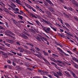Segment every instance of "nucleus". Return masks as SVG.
Returning <instances> with one entry per match:
<instances>
[{
  "instance_id": "obj_25",
  "label": "nucleus",
  "mask_w": 78,
  "mask_h": 78,
  "mask_svg": "<svg viewBox=\"0 0 78 78\" xmlns=\"http://www.w3.org/2000/svg\"><path fill=\"white\" fill-rule=\"evenodd\" d=\"M20 50L22 51H25V52H27V51L26 50L23 49V48H22Z\"/></svg>"
},
{
  "instance_id": "obj_64",
  "label": "nucleus",
  "mask_w": 78,
  "mask_h": 78,
  "mask_svg": "<svg viewBox=\"0 0 78 78\" xmlns=\"http://www.w3.org/2000/svg\"><path fill=\"white\" fill-rule=\"evenodd\" d=\"M15 75V77L16 78H19V77H18V76H16V75Z\"/></svg>"
},
{
  "instance_id": "obj_7",
  "label": "nucleus",
  "mask_w": 78,
  "mask_h": 78,
  "mask_svg": "<svg viewBox=\"0 0 78 78\" xmlns=\"http://www.w3.org/2000/svg\"><path fill=\"white\" fill-rule=\"evenodd\" d=\"M22 36L23 38H24L25 39H28V37L26 36V35L25 34H23Z\"/></svg>"
},
{
  "instance_id": "obj_56",
  "label": "nucleus",
  "mask_w": 78,
  "mask_h": 78,
  "mask_svg": "<svg viewBox=\"0 0 78 78\" xmlns=\"http://www.w3.org/2000/svg\"><path fill=\"white\" fill-rule=\"evenodd\" d=\"M41 38H43V39H44V40H47V39L45 38L42 37L41 36Z\"/></svg>"
},
{
  "instance_id": "obj_5",
  "label": "nucleus",
  "mask_w": 78,
  "mask_h": 78,
  "mask_svg": "<svg viewBox=\"0 0 78 78\" xmlns=\"http://www.w3.org/2000/svg\"><path fill=\"white\" fill-rule=\"evenodd\" d=\"M46 2H47L48 3L50 4L51 6H54V5L53 3L50 1V0H45Z\"/></svg>"
},
{
  "instance_id": "obj_47",
  "label": "nucleus",
  "mask_w": 78,
  "mask_h": 78,
  "mask_svg": "<svg viewBox=\"0 0 78 78\" xmlns=\"http://www.w3.org/2000/svg\"><path fill=\"white\" fill-rule=\"evenodd\" d=\"M28 23H29L30 24V25H34V24H33L31 23L29 21H28L27 22Z\"/></svg>"
},
{
  "instance_id": "obj_35",
  "label": "nucleus",
  "mask_w": 78,
  "mask_h": 78,
  "mask_svg": "<svg viewBox=\"0 0 78 78\" xmlns=\"http://www.w3.org/2000/svg\"><path fill=\"white\" fill-rule=\"evenodd\" d=\"M43 34L44 36H45V37H47V38H49V37L47 36V35L46 34H45L43 33Z\"/></svg>"
},
{
  "instance_id": "obj_54",
  "label": "nucleus",
  "mask_w": 78,
  "mask_h": 78,
  "mask_svg": "<svg viewBox=\"0 0 78 78\" xmlns=\"http://www.w3.org/2000/svg\"><path fill=\"white\" fill-rule=\"evenodd\" d=\"M6 31H7V33H10V34L11 32V31L9 30H6Z\"/></svg>"
},
{
  "instance_id": "obj_8",
  "label": "nucleus",
  "mask_w": 78,
  "mask_h": 78,
  "mask_svg": "<svg viewBox=\"0 0 78 78\" xmlns=\"http://www.w3.org/2000/svg\"><path fill=\"white\" fill-rule=\"evenodd\" d=\"M8 41L9 43L11 44H14V41L12 40H8Z\"/></svg>"
},
{
  "instance_id": "obj_58",
  "label": "nucleus",
  "mask_w": 78,
  "mask_h": 78,
  "mask_svg": "<svg viewBox=\"0 0 78 78\" xmlns=\"http://www.w3.org/2000/svg\"><path fill=\"white\" fill-rule=\"evenodd\" d=\"M50 60H51V61H54V58H50Z\"/></svg>"
},
{
  "instance_id": "obj_1",
  "label": "nucleus",
  "mask_w": 78,
  "mask_h": 78,
  "mask_svg": "<svg viewBox=\"0 0 78 78\" xmlns=\"http://www.w3.org/2000/svg\"><path fill=\"white\" fill-rule=\"evenodd\" d=\"M43 29L44 31H45L46 33H48V34L50 33V30H51V29L49 27L47 28L46 27H44L43 28Z\"/></svg>"
},
{
  "instance_id": "obj_40",
  "label": "nucleus",
  "mask_w": 78,
  "mask_h": 78,
  "mask_svg": "<svg viewBox=\"0 0 78 78\" xmlns=\"http://www.w3.org/2000/svg\"><path fill=\"white\" fill-rule=\"evenodd\" d=\"M73 76V77H74V78H76L77 76H76V75H75V74H73V75H72Z\"/></svg>"
},
{
  "instance_id": "obj_22",
  "label": "nucleus",
  "mask_w": 78,
  "mask_h": 78,
  "mask_svg": "<svg viewBox=\"0 0 78 78\" xmlns=\"http://www.w3.org/2000/svg\"><path fill=\"white\" fill-rule=\"evenodd\" d=\"M26 6H27V7H28L29 8H30H30H31V6L30 5L27 4H26Z\"/></svg>"
},
{
  "instance_id": "obj_34",
  "label": "nucleus",
  "mask_w": 78,
  "mask_h": 78,
  "mask_svg": "<svg viewBox=\"0 0 78 78\" xmlns=\"http://www.w3.org/2000/svg\"><path fill=\"white\" fill-rule=\"evenodd\" d=\"M47 13L49 16H51V13L50 12L48 11V12H47Z\"/></svg>"
},
{
  "instance_id": "obj_59",
  "label": "nucleus",
  "mask_w": 78,
  "mask_h": 78,
  "mask_svg": "<svg viewBox=\"0 0 78 78\" xmlns=\"http://www.w3.org/2000/svg\"><path fill=\"white\" fill-rule=\"evenodd\" d=\"M24 48H27V49L28 48V46H27V45H24Z\"/></svg>"
},
{
  "instance_id": "obj_51",
  "label": "nucleus",
  "mask_w": 78,
  "mask_h": 78,
  "mask_svg": "<svg viewBox=\"0 0 78 78\" xmlns=\"http://www.w3.org/2000/svg\"><path fill=\"white\" fill-rule=\"evenodd\" d=\"M38 72L39 73H41V72H42V70L41 69H39L38 70Z\"/></svg>"
},
{
  "instance_id": "obj_42",
  "label": "nucleus",
  "mask_w": 78,
  "mask_h": 78,
  "mask_svg": "<svg viewBox=\"0 0 78 78\" xmlns=\"http://www.w3.org/2000/svg\"><path fill=\"white\" fill-rule=\"evenodd\" d=\"M4 30V27L0 26V30Z\"/></svg>"
},
{
  "instance_id": "obj_55",
  "label": "nucleus",
  "mask_w": 78,
  "mask_h": 78,
  "mask_svg": "<svg viewBox=\"0 0 78 78\" xmlns=\"http://www.w3.org/2000/svg\"><path fill=\"white\" fill-rule=\"evenodd\" d=\"M76 2V1H75V0H72V2L73 4L75 3Z\"/></svg>"
},
{
  "instance_id": "obj_27",
  "label": "nucleus",
  "mask_w": 78,
  "mask_h": 78,
  "mask_svg": "<svg viewBox=\"0 0 78 78\" xmlns=\"http://www.w3.org/2000/svg\"><path fill=\"white\" fill-rule=\"evenodd\" d=\"M16 44H17V45H20V42L19 41H17L16 42Z\"/></svg>"
},
{
  "instance_id": "obj_52",
  "label": "nucleus",
  "mask_w": 78,
  "mask_h": 78,
  "mask_svg": "<svg viewBox=\"0 0 78 78\" xmlns=\"http://www.w3.org/2000/svg\"><path fill=\"white\" fill-rule=\"evenodd\" d=\"M35 56H36L37 57H39V56H40V55L39 54H35Z\"/></svg>"
},
{
  "instance_id": "obj_48",
  "label": "nucleus",
  "mask_w": 78,
  "mask_h": 78,
  "mask_svg": "<svg viewBox=\"0 0 78 78\" xmlns=\"http://www.w3.org/2000/svg\"><path fill=\"white\" fill-rule=\"evenodd\" d=\"M54 76H56V77H57V78H59V76H58V74H54Z\"/></svg>"
},
{
  "instance_id": "obj_33",
  "label": "nucleus",
  "mask_w": 78,
  "mask_h": 78,
  "mask_svg": "<svg viewBox=\"0 0 78 78\" xmlns=\"http://www.w3.org/2000/svg\"><path fill=\"white\" fill-rule=\"evenodd\" d=\"M17 55L18 56H22V53H17Z\"/></svg>"
},
{
  "instance_id": "obj_53",
  "label": "nucleus",
  "mask_w": 78,
  "mask_h": 78,
  "mask_svg": "<svg viewBox=\"0 0 78 78\" xmlns=\"http://www.w3.org/2000/svg\"><path fill=\"white\" fill-rule=\"evenodd\" d=\"M67 51L68 52V53H70V54H71V55H72V53L71 51Z\"/></svg>"
},
{
  "instance_id": "obj_46",
  "label": "nucleus",
  "mask_w": 78,
  "mask_h": 78,
  "mask_svg": "<svg viewBox=\"0 0 78 78\" xmlns=\"http://www.w3.org/2000/svg\"><path fill=\"white\" fill-rule=\"evenodd\" d=\"M19 11V9H18L17 8H16V9L15 10V11H16V12H17V11Z\"/></svg>"
},
{
  "instance_id": "obj_39",
  "label": "nucleus",
  "mask_w": 78,
  "mask_h": 78,
  "mask_svg": "<svg viewBox=\"0 0 78 78\" xmlns=\"http://www.w3.org/2000/svg\"><path fill=\"white\" fill-rule=\"evenodd\" d=\"M12 65H13V66H16V63L12 62Z\"/></svg>"
},
{
  "instance_id": "obj_30",
  "label": "nucleus",
  "mask_w": 78,
  "mask_h": 78,
  "mask_svg": "<svg viewBox=\"0 0 78 78\" xmlns=\"http://www.w3.org/2000/svg\"><path fill=\"white\" fill-rule=\"evenodd\" d=\"M5 44L8 47H10V44H9L8 43H5Z\"/></svg>"
},
{
  "instance_id": "obj_14",
  "label": "nucleus",
  "mask_w": 78,
  "mask_h": 78,
  "mask_svg": "<svg viewBox=\"0 0 78 78\" xmlns=\"http://www.w3.org/2000/svg\"><path fill=\"white\" fill-rule=\"evenodd\" d=\"M39 36V37H40V38L41 39V41H43V42H44V40H43V38H41L42 37V35H40V34H38Z\"/></svg>"
},
{
  "instance_id": "obj_45",
  "label": "nucleus",
  "mask_w": 78,
  "mask_h": 78,
  "mask_svg": "<svg viewBox=\"0 0 78 78\" xmlns=\"http://www.w3.org/2000/svg\"><path fill=\"white\" fill-rule=\"evenodd\" d=\"M34 31H35V32H37V33H38V31H37V29L34 28Z\"/></svg>"
},
{
  "instance_id": "obj_18",
  "label": "nucleus",
  "mask_w": 78,
  "mask_h": 78,
  "mask_svg": "<svg viewBox=\"0 0 78 78\" xmlns=\"http://www.w3.org/2000/svg\"><path fill=\"white\" fill-rule=\"evenodd\" d=\"M72 59L73 60H74L75 61H78V59H77L75 57H74L73 56L72 57Z\"/></svg>"
},
{
  "instance_id": "obj_6",
  "label": "nucleus",
  "mask_w": 78,
  "mask_h": 78,
  "mask_svg": "<svg viewBox=\"0 0 78 78\" xmlns=\"http://www.w3.org/2000/svg\"><path fill=\"white\" fill-rule=\"evenodd\" d=\"M51 64H52V65H53L54 66H55V67L56 69H58V70H59V69H60L58 67H57V65H56V64L54 63V62H51Z\"/></svg>"
},
{
  "instance_id": "obj_50",
  "label": "nucleus",
  "mask_w": 78,
  "mask_h": 78,
  "mask_svg": "<svg viewBox=\"0 0 78 78\" xmlns=\"http://www.w3.org/2000/svg\"><path fill=\"white\" fill-rule=\"evenodd\" d=\"M56 25H58V26H59V27H61V25H59V24L58 23H56Z\"/></svg>"
},
{
  "instance_id": "obj_2",
  "label": "nucleus",
  "mask_w": 78,
  "mask_h": 78,
  "mask_svg": "<svg viewBox=\"0 0 78 78\" xmlns=\"http://www.w3.org/2000/svg\"><path fill=\"white\" fill-rule=\"evenodd\" d=\"M57 49H58V50H60V51H61V52H62V53H63V54L65 55H66V56H70V55H69L68 54H66V53H65L64 52V51H63L62 50V49H61L60 48H57Z\"/></svg>"
},
{
  "instance_id": "obj_23",
  "label": "nucleus",
  "mask_w": 78,
  "mask_h": 78,
  "mask_svg": "<svg viewBox=\"0 0 78 78\" xmlns=\"http://www.w3.org/2000/svg\"><path fill=\"white\" fill-rule=\"evenodd\" d=\"M74 67H75L76 69H78V65L76 63L74 64Z\"/></svg>"
},
{
  "instance_id": "obj_29",
  "label": "nucleus",
  "mask_w": 78,
  "mask_h": 78,
  "mask_svg": "<svg viewBox=\"0 0 78 78\" xmlns=\"http://www.w3.org/2000/svg\"><path fill=\"white\" fill-rule=\"evenodd\" d=\"M30 9H32V10H33V11L34 12H36V10L35 9H34L33 7H30Z\"/></svg>"
},
{
  "instance_id": "obj_24",
  "label": "nucleus",
  "mask_w": 78,
  "mask_h": 78,
  "mask_svg": "<svg viewBox=\"0 0 78 78\" xmlns=\"http://www.w3.org/2000/svg\"><path fill=\"white\" fill-rule=\"evenodd\" d=\"M32 1H34V2H35V3H39V2H40V1H39L38 0L37 1H35V0H32Z\"/></svg>"
},
{
  "instance_id": "obj_15",
  "label": "nucleus",
  "mask_w": 78,
  "mask_h": 78,
  "mask_svg": "<svg viewBox=\"0 0 78 78\" xmlns=\"http://www.w3.org/2000/svg\"><path fill=\"white\" fill-rule=\"evenodd\" d=\"M12 20L13 22L14 23H17V22L15 20H14L13 18H12Z\"/></svg>"
},
{
  "instance_id": "obj_19",
  "label": "nucleus",
  "mask_w": 78,
  "mask_h": 78,
  "mask_svg": "<svg viewBox=\"0 0 78 78\" xmlns=\"http://www.w3.org/2000/svg\"><path fill=\"white\" fill-rule=\"evenodd\" d=\"M26 66L27 67H30V65L29 64V62H27L25 63Z\"/></svg>"
},
{
  "instance_id": "obj_4",
  "label": "nucleus",
  "mask_w": 78,
  "mask_h": 78,
  "mask_svg": "<svg viewBox=\"0 0 78 78\" xmlns=\"http://www.w3.org/2000/svg\"><path fill=\"white\" fill-rule=\"evenodd\" d=\"M49 10L52 12H55V10H54V9L52 8L50 6L48 8Z\"/></svg>"
},
{
  "instance_id": "obj_17",
  "label": "nucleus",
  "mask_w": 78,
  "mask_h": 78,
  "mask_svg": "<svg viewBox=\"0 0 78 78\" xmlns=\"http://www.w3.org/2000/svg\"><path fill=\"white\" fill-rule=\"evenodd\" d=\"M57 74H58V75H59V76H62V73L60 72H57Z\"/></svg>"
},
{
  "instance_id": "obj_12",
  "label": "nucleus",
  "mask_w": 78,
  "mask_h": 78,
  "mask_svg": "<svg viewBox=\"0 0 78 78\" xmlns=\"http://www.w3.org/2000/svg\"><path fill=\"white\" fill-rule=\"evenodd\" d=\"M35 22H36L37 25H38V26H40V24H41V23H40V22H39V21H38V20H37L35 21Z\"/></svg>"
},
{
  "instance_id": "obj_37",
  "label": "nucleus",
  "mask_w": 78,
  "mask_h": 78,
  "mask_svg": "<svg viewBox=\"0 0 78 78\" xmlns=\"http://www.w3.org/2000/svg\"><path fill=\"white\" fill-rule=\"evenodd\" d=\"M15 24L16 25H17V26H18V27L20 26V24L19 23H17V22Z\"/></svg>"
},
{
  "instance_id": "obj_13",
  "label": "nucleus",
  "mask_w": 78,
  "mask_h": 78,
  "mask_svg": "<svg viewBox=\"0 0 78 78\" xmlns=\"http://www.w3.org/2000/svg\"><path fill=\"white\" fill-rule=\"evenodd\" d=\"M30 14H31V16H32V17H34V18H35V19H37V18L36 16L34 15L33 14H32L31 13H30Z\"/></svg>"
},
{
  "instance_id": "obj_28",
  "label": "nucleus",
  "mask_w": 78,
  "mask_h": 78,
  "mask_svg": "<svg viewBox=\"0 0 78 78\" xmlns=\"http://www.w3.org/2000/svg\"><path fill=\"white\" fill-rule=\"evenodd\" d=\"M74 19H75V20H76V21H77V22H78V18H77V17L76 16L75 17H74Z\"/></svg>"
},
{
  "instance_id": "obj_3",
  "label": "nucleus",
  "mask_w": 78,
  "mask_h": 78,
  "mask_svg": "<svg viewBox=\"0 0 78 78\" xmlns=\"http://www.w3.org/2000/svg\"><path fill=\"white\" fill-rule=\"evenodd\" d=\"M41 19L42 20L43 22H44V23H45L46 24H48V25H51V24L49 21H47L45 20H44L43 18H41Z\"/></svg>"
},
{
  "instance_id": "obj_43",
  "label": "nucleus",
  "mask_w": 78,
  "mask_h": 78,
  "mask_svg": "<svg viewBox=\"0 0 78 78\" xmlns=\"http://www.w3.org/2000/svg\"><path fill=\"white\" fill-rule=\"evenodd\" d=\"M28 44H29V45H30V46H31L32 47H34V45H33L32 44H31V43H29Z\"/></svg>"
},
{
  "instance_id": "obj_10",
  "label": "nucleus",
  "mask_w": 78,
  "mask_h": 78,
  "mask_svg": "<svg viewBox=\"0 0 78 78\" xmlns=\"http://www.w3.org/2000/svg\"><path fill=\"white\" fill-rule=\"evenodd\" d=\"M16 2H15L16 3H17L18 4L20 5H22V4L20 3V0H16Z\"/></svg>"
},
{
  "instance_id": "obj_57",
  "label": "nucleus",
  "mask_w": 78,
  "mask_h": 78,
  "mask_svg": "<svg viewBox=\"0 0 78 78\" xmlns=\"http://www.w3.org/2000/svg\"><path fill=\"white\" fill-rule=\"evenodd\" d=\"M60 36V37H64V35L63 34H62Z\"/></svg>"
},
{
  "instance_id": "obj_44",
  "label": "nucleus",
  "mask_w": 78,
  "mask_h": 78,
  "mask_svg": "<svg viewBox=\"0 0 78 78\" xmlns=\"http://www.w3.org/2000/svg\"><path fill=\"white\" fill-rule=\"evenodd\" d=\"M7 62H8L9 64H11V61H10V60H8L7 61Z\"/></svg>"
},
{
  "instance_id": "obj_16",
  "label": "nucleus",
  "mask_w": 78,
  "mask_h": 78,
  "mask_svg": "<svg viewBox=\"0 0 78 78\" xmlns=\"http://www.w3.org/2000/svg\"><path fill=\"white\" fill-rule=\"evenodd\" d=\"M36 38L38 40V41H39L40 42H41V38H40V37L37 36L36 37Z\"/></svg>"
},
{
  "instance_id": "obj_41",
  "label": "nucleus",
  "mask_w": 78,
  "mask_h": 78,
  "mask_svg": "<svg viewBox=\"0 0 78 78\" xmlns=\"http://www.w3.org/2000/svg\"><path fill=\"white\" fill-rule=\"evenodd\" d=\"M8 55H9V56H13V54H11V53H8Z\"/></svg>"
},
{
  "instance_id": "obj_60",
  "label": "nucleus",
  "mask_w": 78,
  "mask_h": 78,
  "mask_svg": "<svg viewBox=\"0 0 78 78\" xmlns=\"http://www.w3.org/2000/svg\"><path fill=\"white\" fill-rule=\"evenodd\" d=\"M48 76H49V78H53V77H52L51 75H48Z\"/></svg>"
},
{
  "instance_id": "obj_36",
  "label": "nucleus",
  "mask_w": 78,
  "mask_h": 78,
  "mask_svg": "<svg viewBox=\"0 0 78 78\" xmlns=\"http://www.w3.org/2000/svg\"><path fill=\"white\" fill-rule=\"evenodd\" d=\"M37 53H38V54H39L40 56L41 57V55H42V54H41V53L39 52V51H37Z\"/></svg>"
},
{
  "instance_id": "obj_32",
  "label": "nucleus",
  "mask_w": 78,
  "mask_h": 78,
  "mask_svg": "<svg viewBox=\"0 0 78 78\" xmlns=\"http://www.w3.org/2000/svg\"><path fill=\"white\" fill-rule=\"evenodd\" d=\"M73 4V5H75L76 6H78V3H77V2H76L74 3Z\"/></svg>"
},
{
  "instance_id": "obj_61",
  "label": "nucleus",
  "mask_w": 78,
  "mask_h": 78,
  "mask_svg": "<svg viewBox=\"0 0 78 78\" xmlns=\"http://www.w3.org/2000/svg\"><path fill=\"white\" fill-rule=\"evenodd\" d=\"M43 59L44 60V62H47V60H46V59H45L44 58H43Z\"/></svg>"
},
{
  "instance_id": "obj_38",
  "label": "nucleus",
  "mask_w": 78,
  "mask_h": 78,
  "mask_svg": "<svg viewBox=\"0 0 78 78\" xmlns=\"http://www.w3.org/2000/svg\"><path fill=\"white\" fill-rule=\"evenodd\" d=\"M8 68L9 69H12V67H11V66L9 65H8Z\"/></svg>"
},
{
  "instance_id": "obj_20",
  "label": "nucleus",
  "mask_w": 78,
  "mask_h": 78,
  "mask_svg": "<svg viewBox=\"0 0 78 78\" xmlns=\"http://www.w3.org/2000/svg\"><path fill=\"white\" fill-rule=\"evenodd\" d=\"M18 17L21 19V20H23V17H22V16H20L19 15L18 16Z\"/></svg>"
},
{
  "instance_id": "obj_49",
  "label": "nucleus",
  "mask_w": 78,
  "mask_h": 78,
  "mask_svg": "<svg viewBox=\"0 0 78 78\" xmlns=\"http://www.w3.org/2000/svg\"><path fill=\"white\" fill-rule=\"evenodd\" d=\"M17 61H18V60H17V59H15L13 60V62H16Z\"/></svg>"
},
{
  "instance_id": "obj_63",
  "label": "nucleus",
  "mask_w": 78,
  "mask_h": 78,
  "mask_svg": "<svg viewBox=\"0 0 78 78\" xmlns=\"http://www.w3.org/2000/svg\"><path fill=\"white\" fill-rule=\"evenodd\" d=\"M36 49L37 50V51H40V49H39V48H36Z\"/></svg>"
},
{
  "instance_id": "obj_11",
  "label": "nucleus",
  "mask_w": 78,
  "mask_h": 78,
  "mask_svg": "<svg viewBox=\"0 0 78 78\" xmlns=\"http://www.w3.org/2000/svg\"><path fill=\"white\" fill-rule=\"evenodd\" d=\"M43 52L44 53V56H47V55H48V54L45 51H43Z\"/></svg>"
},
{
  "instance_id": "obj_26",
  "label": "nucleus",
  "mask_w": 78,
  "mask_h": 78,
  "mask_svg": "<svg viewBox=\"0 0 78 78\" xmlns=\"http://www.w3.org/2000/svg\"><path fill=\"white\" fill-rule=\"evenodd\" d=\"M4 57L5 58H7L8 56V55H7V54H5V55H4Z\"/></svg>"
},
{
  "instance_id": "obj_21",
  "label": "nucleus",
  "mask_w": 78,
  "mask_h": 78,
  "mask_svg": "<svg viewBox=\"0 0 78 78\" xmlns=\"http://www.w3.org/2000/svg\"><path fill=\"white\" fill-rule=\"evenodd\" d=\"M67 10H69V11H73V9L71 7H68Z\"/></svg>"
},
{
  "instance_id": "obj_31",
  "label": "nucleus",
  "mask_w": 78,
  "mask_h": 78,
  "mask_svg": "<svg viewBox=\"0 0 78 78\" xmlns=\"http://www.w3.org/2000/svg\"><path fill=\"white\" fill-rule=\"evenodd\" d=\"M0 52L2 53V55H5V54L6 53H5V52L2 51H0Z\"/></svg>"
},
{
  "instance_id": "obj_9",
  "label": "nucleus",
  "mask_w": 78,
  "mask_h": 78,
  "mask_svg": "<svg viewBox=\"0 0 78 78\" xmlns=\"http://www.w3.org/2000/svg\"><path fill=\"white\" fill-rule=\"evenodd\" d=\"M65 73L66 74H67V76H68V77H71V76L70 75V73H69V72H67V71H65Z\"/></svg>"
},
{
  "instance_id": "obj_62",
  "label": "nucleus",
  "mask_w": 78,
  "mask_h": 78,
  "mask_svg": "<svg viewBox=\"0 0 78 78\" xmlns=\"http://www.w3.org/2000/svg\"><path fill=\"white\" fill-rule=\"evenodd\" d=\"M12 53H13L14 55H16L17 54V53L13 51H12Z\"/></svg>"
}]
</instances>
